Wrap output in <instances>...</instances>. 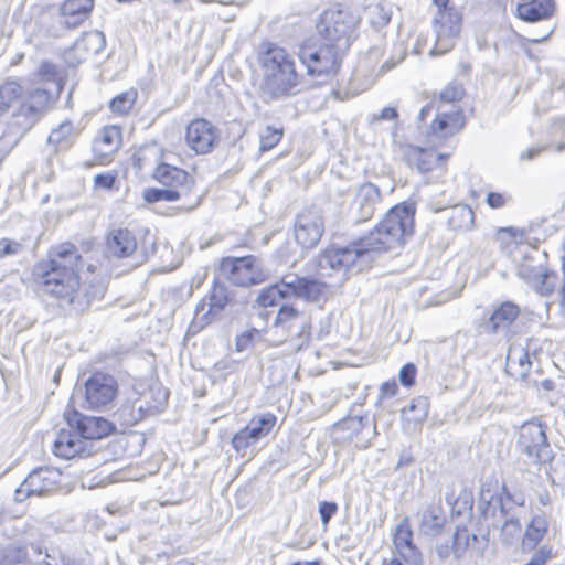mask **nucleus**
<instances>
[{
    "label": "nucleus",
    "instance_id": "1",
    "mask_svg": "<svg viewBox=\"0 0 565 565\" xmlns=\"http://www.w3.org/2000/svg\"><path fill=\"white\" fill-rule=\"evenodd\" d=\"M414 216L413 203L403 202L393 206L369 235L348 246L329 248L320 254L319 269L345 274L369 268L377 253L398 248L413 235Z\"/></svg>",
    "mask_w": 565,
    "mask_h": 565
},
{
    "label": "nucleus",
    "instance_id": "2",
    "mask_svg": "<svg viewBox=\"0 0 565 565\" xmlns=\"http://www.w3.org/2000/svg\"><path fill=\"white\" fill-rule=\"evenodd\" d=\"M82 256L71 243L53 246L47 260L35 266L43 290L62 303L72 305L76 311H84L90 306L88 294L79 296L78 269Z\"/></svg>",
    "mask_w": 565,
    "mask_h": 565
},
{
    "label": "nucleus",
    "instance_id": "3",
    "mask_svg": "<svg viewBox=\"0 0 565 565\" xmlns=\"http://www.w3.org/2000/svg\"><path fill=\"white\" fill-rule=\"evenodd\" d=\"M264 72V93L271 99H282L298 93L301 75L295 58L285 49L268 44L260 56Z\"/></svg>",
    "mask_w": 565,
    "mask_h": 565
},
{
    "label": "nucleus",
    "instance_id": "4",
    "mask_svg": "<svg viewBox=\"0 0 565 565\" xmlns=\"http://www.w3.org/2000/svg\"><path fill=\"white\" fill-rule=\"evenodd\" d=\"M356 19L347 10H326L317 23L319 41L340 52H347L351 45Z\"/></svg>",
    "mask_w": 565,
    "mask_h": 565
},
{
    "label": "nucleus",
    "instance_id": "5",
    "mask_svg": "<svg viewBox=\"0 0 565 565\" xmlns=\"http://www.w3.org/2000/svg\"><path fill=\"white\" fill-rule=\"evenodd\" d=\"M438 11L434 19V30L436 33L435 46L430 54L440 55L450 51L459 35L461 29V13L449 0H434Z\"/></svg>",
    "mask_w": 565,
    "mask_h": 565
},
{
    "label": "nucleus",
    "instance_id": "6",
    "mask_svg": "<svg viewBox=\"0 0 565 565\" xmlns=\"http://www.w3.org/2000/svg\"><path fill=\"white\" fill-rule=\"evenodd\" d=\"M221 274L232 284L239 287H250L263 284L269 277V270L263 262L254 256L226 257L220 265Z\"/></svg>",
    "mask_w": 565,
    "mask_h": 565
},
{
    "label": "nucleus",
    "instance_id": "7",
    "mask_svg": "<svg viewBox=\"0 0 565 565\" xmlns=\"http://www.w3.org/2000/svg\"><path fill=\"white\" fill-rule=\"evenodd\" d=\"M545 429L536 419L523 423L519 429L518 448L532 463L546 465L554 458Z\"/></svg>",
    "mask_w": 565,
    "mask_h": 565
},
{
    "label": "nucleus",
    "instance_id": "8",
    "mask_svg": "<svg viewBox=\"0 0 565 565\" xmlns=\"http://www.w3.org/2000/svg\"><path fill=\"white\" fill-rule=\"evenodd\" d=\"M544 254L529 247L518 263V276L536 292L547 296L554 291L556 275L544 267Z\"/></svg>",
    "mask_w": 565,
    "mask_h": 565
},
{
    "label": "nucleus",
    "instance_id": "9",
    "mask_svg": "<svg viewBox=\"0 0 565 565\" xmlns=\"http://www.w3.org/2000/svg\"><path fill=\"white\" fill-rule=\"evenodd\" d=\"M118 391L116 379L107 373H92L83 385L76 386V393L84 398L83 407L105 409L115 399Z\"/></svg>",
    "mask_w": 565,
    "mask_h": 565
},
{
    "label": "nucleus",
    "instance_id": "10",
    "mask_svg": "<svg viewBox=\"0 0 565 565\" xmlns=\"http://www.w3.org/2000/svg\"><path fill=\"white\" fill-rule=\"evenodd\" d=\"M347 52H340L319 41L318 47L301 46L298 56L307 67V74L317 77H331L340 70Z\"/></svg>",
    "mask_w": 565,
    "mask_h": 565
},
{
    "label": "nucleus",
    "instance_id": "11",
    "mask_svg": "<svg viewBox=\"0 0 565 565\" xmlns=\"http://www.w3.org/2000/svg\"><path fill=\"white\" fill-rule=\"evenodd\" d=\"M482 500L487 503L483 509V515L488 518L492 513L497 522H493L492 525L495 527L500 526L502 543L511 545L519 540L522 533L520 513L511 511V501H503L501 497H489L487 499L484 493H482Z\"/></svg>",
    "mask_w": 565,
    "mask_h": 565
},
{
    "label": "nucleus",
    "instance_id": "12",
    "mask_svg": "<svg viewBox=\"0 0 565 565\" xmlns=\"http://www.w3.org/2000/svg\"><path fill=\"white\" fill-rule=\"evenodd\" d=\"M168 391L161 384L147 387L130 406L120 408V416L129 424H136L149 415L161 412L168 401Z\"/></svg>",
    "mask_w": 565,
    "mask_h": 565
},
{
    "label": "nucleus",
    "instance_id": "13",
    "mask_svg": "<svg viewBox=\"0 0 565 565\" xmlns=\"http://www.w3.org/2000/svg\"><path fill=\"white\" fill-rule=\"evenodd\" d=\"M61 472L49 467L34 469L15 490V501L22 502L32 495H46L57 488Z\"/></svg>",
    "mask_w": 565,
    "mask_h": 565
},
{
    "label": "nucleus",
    "instance_id": "14",
    "mask_svg": "<svg viewBox=\"0 0 565 565\" xmlns=\"http://www.w3.org/2000/svg\"><path fill=\"white\" fill-rule=\"evenodd\" d=\"M207 300L209 301L204 298L196 305L195 315L191 324L195 330H201L217 319L231 301V296L224 285L215 281Z\"/></svg>",
    "mask_w": 565,
    "mask_h": 565
},
{
    "label": "nucleus",
    "instance_id": "15",
    "mask_svg": "<svg viewBox=\"0 0 565 565\" xmlns=\"http://www.w3.org/2000/svg\"><path fill=\"white\" fill-rule=\"evenodd\" d=\"M64 417L70 428L76 430L88 443L102 439L115 429V426L108 419L98 416H86L76 409L65 412Z\"/></svg>",
    "mask_w": 565,
    "mask_h": 565
},
{
    "label": "nucleus",
    "instance_id": "16",
    "mask_svg": "<svg viewBox=\"0 0 565 565\" xmlns=\"http://www.w3.org/2000/svg\"><path fill=\"white\" fill-rule=\"evenodd\" d=\"M52 94L45 88H35L26 95L14 115L22 134L30 130L50 108Z\"/></svg>",
    "mask_w": 565,
    "mask_h": 565
},
{
    "label": "nucleus",
    "instance_id": "17",
    "mask_svg": "<svg viewBox=\"0 0 565 565\" xmlns=\"http://www.w3.org/2000/svg\"><path fill=\"white\" fill-rule=\"evenodd\" d=\"M382 201L380 189L371 183L361 184L349 206V218L352 223L360 224L369 221Z\"/></svg>",
    "mask_w": 565,
    "mask_h": 565
},
{
    "label": "nucleus",
    "instance_id": "18",
    "mask_svg": "<svg viewBox=\"0 0 565 565\" xmlns=\"http://www.w3.org/2000/svg\"><path fill=\"white\" fill-rule=\"evenodd\" d=\"M295 238L303 248L315 247L324 232V221L319 211L300 212L295 222Z\"/></svg>",
    "mask_w": 565,
    "mask_h": 565
},
{
    "label": "nucleus",
    "instance_id": "19",
    "mask_svg": "<svg viewBox=\"0 0 565 565\" xmlns=\"http://www.w3.org/2000/svg\"><path fill=\"white\" fill-rule=\"evenodd\" d=\"M282 284L288 297H296L311 302L324 298L328 291L327 284L309 277H299L295 274L285 275Z\"/></svg>",
    "mask_w": 565,
    "mask_h": 565
},
{
    "label": "nucleus",
    "instance_id": "20",
    "mask_svg": "<svg viewBox=\"0 0 565 565\" xmlns=\"http://www.w3.org/2000/svg\"><path fill=\"white\" fill-rule=\"evenodd\" d=\"M185 141L198 154L209 153L217 142L216 128L206 119H194L186 127Z\"/></svg>",
    "mask_w": 565,
    "mask_h": 565
},
{
    "label": "nucleus",
    "instance_id": "21",
    "mask_svg": "<svg viewBox=\"0 0 565 565\" xmlns=\"http://www.w3.org/2000/svg\"><path fill=\"white\" fill-rule=\"evenodd\" d=\"M399 153L409 168L420 173L429 172L445 161V157L435 150L409 143L399 145Z\"/></svg>",
    "mask_w": 565,
    "mask_h": 565
},
{
    "label": "nucleus",
    "instance_id": "22",
    "mask_svg": "<svg viewBox=\"0 0 565 565\" xmlns=\"http://www.w3.org/2000/svg\"><path fill=\"white\" fill-rule=\"evenodd\" d=\"M93 444L83 439L76 430L58 431L53 444V452L55 456L72 459L75 457H86L93 452Z\"/></svg>",
    "mask_w": 565,
    "mask_h": 565
},
{
    "label": "nucleus",
    "instance_id": "23",
    "mask_svg": "<svg viewBox=\"0 0 565 565\" xmlns=\"http://www.w3.org/2000/svg\"><path fill=\"white\" fill-rule=\"evenodd\" d=\"M153 179L163 186L181 193L182 196L188 195L194 186V179L186 171L167 163L156 168Z\"/></svg>",
    "mask_w": 565,
    "mask_h": 565
},
{
    "label": "nucleus",
    "instance_id": "24",
    "mask_svg": "<svg viewBox=\"0 0 565 565\" xmlns=\"http://www.w3.org/2000/svg\"><path fill=\"white\" fill-rule=\"evenodd\" d=\"M393 543L396 552L406 564L423 565L422 553L413 543V532L407 520L396 526Z\"/></svg>",
    "mask_w": 565,
    "mask_h": 565
},
{
    "label": "nucleus",
    "instance_id": "25",
    "mask_svg": "<svg viewBox=\"0 0 565 565\" xmlns=\"http://www.w3.org/2000/svg\"><path fill=\"white\" fill-rule=\"evenodd\" d=\"M554 10V0H521L516 7L518 17L531 23L550 19Z\"/></svg>",
    "mask_w": 565,
    "mask_h": 565
},
{
    "label": "nucleus",
    "instance_id": "26",
    "mask_svg": "<svg viewBox=\"0 0 565 565\" xmlns=\"http://www.w3.org/2000/svg\"><path fill=\"white\" fill-rule=\"evenodd\" d=\"M465 126V117L460 109L451 113H439L430 125V134L438 139L448 138Z\"/></svg>",
    "mask_w": 565,
    "mask_h": 565
},
{
    "label": "nucleus",
    "instance_id": "27",
    "mask_svg": "<svg viewBox=\"0 0 565 565\" xmlns=\"http://www.w3.org/2000/svg\"><path fill=\"white\" fill-rule=\"evenodd\" d=\"M136 248V237L128 230H113L107 237V250L115 257H128Z\"/></svg>",
    "mask_w": 565,
    "mask_h": 565
},
{
    "label": "nucleus",
    "instance_id": "28",
    "mask_svg": "<svg viewBox=\"0 0 565 565\" xmlns=\"http://www.w3.org/2000/svg\"><path fill=\"white\" fill-rule=\"evenodd\" d=\"M418 515L419 533L425 536L438 535L446 523V515L438 504L427 505Z\"/></svg>",
    "mask_w": 565,
    "mask_h": 565
},
{
    "label": "nucleus",
    "instance_id": "29",
    "mask_svg": "<svg viewBox=\"0 0 565 565\" xmlns=\"http://www.w3.org/2000/svg\"><path fill=\"white\" fill-rule=\"evenodd\" d=\"M548 531V521L544 514H535L526 524L521 539L523 551L534 550L544 539Z\"/></svg>",
    "mask_w": 565,
    "mask_h": 565
},
{
    "label": "nucleus",
    "instance_id": "30",
    "mask_svg": "<svg viewBox=\"0 0 565 565\" xmlns=\"http://www.w3.org/2000/svg\"><path fill=\"white\" fill-rule=\"evenodd\" d=\"M520 313L519 307L511 302H502L489 317L484 324L487 331L498 332L501 329H507L518 318Z\"/></svg>",
    "mask_w": 565,
    "mask_h": 565
},
{
    "label": "nucleus",
    "instance_id": "31",
    "mask_svg": "<svg viewBox=\"0 0 565 565\" xmlns=\"http://www.w3.org/2000/svg\"><path fill=\"white\" fill-rule=\"evenodd\" d=\"M309 318L305 311H299L294 306L282 305L274 321V327L281 333L290 329H297L303 324V320Z\"/></svg>",
    "mask_w": 565,
    "mask_h": 565
},
{
    "label": "nucleus",
    "instance_id": "32",
    "mask_svg": "<svg viewBox=\"0 0 565 565\" xmlns=\"http://www.w3.org/2000/svg\"><path fill=\"white\" fill-rule=\"evenodd\" d=\"M529 352L523 348L510 349L507 356V367L513 376L525 379L531 369Z\"/></svg>",
    "mask_w": 565,
    "mask_h": 565
},
{
    "label": "nucleus",
    "instance_id": "33",
    "mask_svg": "<svg viewBox=\"0 0 565 565\" xmlns=\"http://www.w3.org/2000/svg\"><path fill=\"white\" fill-rule=\"evenodd\" d=\"M75 51H81L85 58L88 55H96L106 46V39L103 32L94 30L84 33L75 43Z\"/></svg>",
    "mask_w": 565,
    "mask_h": 565
},
{
    "label": "nucleus",
    "instance_id": "34",
    "mask_svg": "<svg viewBox=\"0 0 565 565\" xmlns=\"http://www.w3.org/2000/svg\"><path fill=\"white\" fill-rule=\"evenodd\" d=\"M282 342L288 343L294 352H298L307 348L311 339V319L310 317L303 320V324L297 329H290L286 333Z\"/></svg>",
    "mask_w": 565,
    "mask_h": 565
},
{
    "label": "nucleus",
    "instance_id": "35",
    "mask_svg": "<svg viewBox=\"0 0 565 565\" xmlns=\"http://www.w3.org/2000/svg\"><path fill=\"white\" fill-rule=\"evenodd\" d=\"M76 136L72 122L66 120L51 131L47 142L54 145L58 151L67 150L74 143Z\"/></svg>",
    "mask_w": 565,
    "mask_h": 565
},
{
    "label": "nucleus",
    "instance_id": "36",
    "mask_svg": "<svg viewBox=\"0 0 565 565\" xmlns=\"http://www.w3.org/2000/svg\"><path fill=\"white\" fill-rule=\"evenodd\" d=\"M473 221L475 213L466 204L452 206L448 216V224L454 230H469L472 227Z\"/></svg>",
    "mask_w": 565,
    "mask_h": 565
},
{
    "label": "nucleus",
    "instance_id": "37",
    "mask_svg": "<svg viewBox=\"0 0 565 565\" xmlns=\"http://www.w3.org/2000/svg\"><path fill=\"white\" fill-rule=\"evenodd\" d=\"M22 86L14 81H7L0 86V117L22 96Z\"/></svg>",
    "mask_w": 565,
    "mask_h": 565
},
{
    "label": "nucleus",
    "instance_id": "38",
    "mask_svg": "<svg viewBox=\"0 0 565 565\" xmlns=\"http://www.w3.org/2000/svg\"><path fill=\"white\" fill-rule=\"evenodd\" d=\"M365 12L369 23L376 30L387 25L392 19V10L384 3L370 4Z\"/></svg>",
    "mask_w": 565,
    "mask_h": 565
},
{
    "label": "nucleus",
    "instance_id": "39",
    "mask_svg": "<svg viewBox=\"0 0 565 565\" xmlns=\"http://www.w3.org/2000/svg\"><path fill=\"white\" fill-rule=\"evenodd\" d=\"M276 416L271 413L263 414L257 418H253L246 426L253 433V437L258 441L262 437L268 435L276 424Z\"/></svg>",
    "mask_w": 565,
    "mask_h": 565
},
{
    "label": "nucleus",
    "instance_id": "40",
    "mask_svg": "<svg viewBox=\"0 0 565 565\" xmlns=\"http://www.w3.org/2000/svg\"><path fill=\"white\" fill-rule=\"evenodd\" d=\"M285 286L282 279L279 284H274L267 288L260 290L257 296V303L262 307H269L277 305L278 299L288 298V294L285 292Z\"/></svg>",
    "mask_w": 565,
    "mask_h": 565
},
{
    "label": "nucleus",
    "instance_id": "41",
    "mask_svg": "<svg viewBox=\"0 0 565 565\" xmlns=\"http://www.w3.org/2000/svg\"><path fill=\"white\" fill-rule=\"evenodd\" d=\"M97 142L106 147L107 152L117 150L121 145V130L117 126L105 127L100 130Z\"/></svg>",
    "mask_w": 565,
    "mask_h": 565
},
{
    "label": "nucleus",
    "instance_id": "42",
    "mask_svg": "<svg viewBox=\"0 0 565 565\" xmlns=\"http://www.w3.org/2000/svg\"><path fill=\"white\" fill-rule=\"evenodd\" d=\"M142 198L147 203H156L159 201L174 202L182 198L181 193L163 186L162 189H146Z\"/></svg>",
    "mask_w": 565,
    "mask_h": 565
},
{
    "label": "nucleus",
    "instance_id": "43",
    "mask_svg": "<svg viewBox=\"0 0 565 565\" xmlns=\"http://www.w3.org/2000/svg\"><path fill=\"white\" fill-rule=\"evenodd\" d=\"M137 95V90L135 89H129L117 95L110 102L111 111L117 114H127L136 103Z\"/></svg>",
    "mask_w": 565,
    "mask_h": 565
},
{
    "label": "nucleus",
    "instance_id": "44",
    "mask_svg": "<svg viewBox=\"0 0 565 565\" xmlns=\"http://www.w3.org/2000/svg\"><path fill=\"white\" fill-rule=\"evenodd\" d=\"M38 74L44 82H53L55 85V93L58 95L63 89L62 78L57 72L54 63L43 61L39 67Z\"/></svg>",
    "mask_w": 565,
    "mask_h": 565
},
{
    "label": "nucleus",
    "instance_id": "45",
    "mask_svg": "<svg viewBox=\"0 0 565 565\" xmlns=\"http://www.w3.org/2000/svg\"><path fill=\"white\" fill-rule=\"evenodd\" d=\"M94 0H66L61 7V14L89 15Z\"/></svg>",
    "mask_w": 565,
    "mask_h": 565
},
{
    "label": "nucleus",
    "instance_id": "46",
    "mask_svg": "<svg viewBox=\"0 0 565 565\" xmlns=\"http://www.w3.org/2000/svg\"><path fill=\"white\" fill-rule=\"evenodd\" d=\"M470 546V532L467 529L458 527L452 535V555L460 558Z\"/></svg>",
    "mask_w": 565,
    "mask_h": 565
},
{
    "label": "nucleus",
    "instance_id": "47",
    "mask_svg": "<svg viewBox=\"0 0 565 565\" xmlns=\"http://www.w3.org/2000/svg\"><path fill=\"white\" fill-rule=\"evenodd\" d=\"M282 129L267 126L260 134L259 150L262 152L273 149L281 139Z\"/></svg>",
    "mask_w": 565,
    "mask_h": 565
},
{
    "label": "nucleus",
    "instance_id": "48",
    "mask_svg": "<svg viewBox=\"0 0 565 565\" xmlns=\"http://www.w3.org/2000/svg\"><path fill=\"white\" fill-rule=\"evenodd\" d=\"M24 250V243L8 237L0 238V259L20 255Z\"/></svg>",
    "mask_w": 565,
    "mask_h": 565
},
{
    "label": "nucleus",
    "instance_id": "49",
    "mask_svg": "<svg viewBox=\"0 0 565 565\" xmlns=\"http://www.w3.org/2000/svg\"><path fill=\"white\" fill-rule=\"evenodd\" d=\"M253 436V433H250L247 427L242 428L232 438L233 448L237 452L246 450L249 446L257 443Z\"/></svg>",
    "mask_w": 565,
    "mask_h": 565
},
{
    "label": "nucleus",
    "instance_id": "50",
    "mask_svg": "<svg viewBox=\"0 0 565 565\" xmlns=\"http://www.w3.org/2000/svg\"><path fill=\"white\" fill-rule=\"evenodd\" d=\"M463 95L465 89L461 84L450 83L440 92L439 98L444 103H454L461 100Z\"/></svg>",
    "mask_w": 565,
    "mask_h": 565
},
{
    "label": "nucleus",
    "instance_id": "51",
    "mask_svg": "<svg viewBox=\"0 0 565 565\" xmlns=\"http://www.w3.org/2000/svg\"><path fill=\"white\" fill-rule=\"evenodd\" d=\"M4 557L9 563H13V564L23 563L28 558L26 547L11 545L7 548Z\"/></svg>",
    "mask_w": 565,
    "mask_h": 565
},
{
    "label": "nucleus",
    "instance_id": "52",
    "mask_svg": "<svg viewBox=\"0 0 565 565\" xmlns=\"http://www.w3.org/2000/svg\"><path fill=\"white\" fill-rule=\"evenodd\" d=\"M552 556V547L548 545H542L532 554L530 561L524 565H545Z\"/></svg>",
    "mask_w": 565,
    "mask_h": 565
},
{
    "label": "nucleus",
    "instance_id": "53",
    "mask_svg": "<svg viewBox=\"0 0 565 565\" xmlns=\"http://www.w3.org/2000/svg\"><path fill=\"white\" fill-rule=\"evenodd\" d=\"M258 334V330L252 329L237 335L235 341L236 350L238 352H242L250 348L254 338L257 337Z\"/></svg>",
    "mask_w": 565,
    "mask_h": 565
},
{
    "label": "nucleus",
    "instance_id": "54",
    "mask_svg": "<svg viewBox=\"0 0 565 565\" xmlns=\"http://www.w3.org/2000/svg\"><path fill=\"white\" fill-rule=\"evenodd\" d=\"M338 505L332 501H322L319 503V514L324 525L329 523L331 518L337 513Z\"/></svg>",
    "mask_w": 565,
    "mask_h": 565
},
{
    "label": "nucleus",
    "instance_id": "55",
    "mask_svg": "<svg viewBox=\"0 0 565 565\" xmlns=\"http://www.w3.org/2000/svg\"><path fill=\"white\" fill-rule=\"evenodd\" d=\"M415 409H419V414L415 417H413L412 419L414 422H418V420H422L423 418L426 417L427 415V412H428V405H427V402L425 399H422V398H418V399H415L411 403L409 406L405 407L403 409V414H407V413H411Z\"/></svg>",
    "mask_w": 565,
    "mask_h": 565
},
{
    "label": "nucleus",
    "instance_id": "56",
    "mask_svg": "<svg viewBox=\"0 0 565 565\" xmlns=\"http://www.w3.org/2000/svg\"><path fill=\"white\" fill-rule=\"evenodd\" d=\"M415 365L413 363H407L399 371V381L405 386H412L415 382Z\"/></svg>",
    "mask_w": 565,
    "mask_h": 565
},
{
    "label": "nucleus",
    "instance_id": "57",
    "mask_svg": "<svg viewBox=\"0 0 565 565\" xmlns=\"http://www.w3.org/2000/svg\"><path fill=\"white\" fill-rule=\"evenodd\" d=\"M85 60L81 51H75V44L64 53V61L70 67H76Z\"/></svg>",
    "mask_w": 565,
    "mask_h": 565
},
{
    "label": "nucleus",
    "instance_id": "58",
    "mask_svg": "<svg viewBox=\"0 0 565 565\" xmlns=\"http://www.w3.org/2000/svg\"><path fill=\"white\" fill-rule=\"evenodd\" d=\"M88 15H79V14H62V23L68 29H75L79 26Z\"/></svg>",
    "mask_w": 565,
    "mask_h": 565
},
{
    "label": "nucleus",
    "instance_id": "59",
    "mask_svg": "<svg viewBox=\"0 0 565 565\" xmlns=\"http://www.w3.org/2000/svg\"><path fill=\"white\" fill-rule=\"evenodd\" d=\"M365 423H367V418L366 417H363V416H354V417H350L345 420H343L342 425L348 428V429H351L353 431H360Z\"/></svg>",
    "mask_w": 565,
    "mask_h": 565
},
{
    "label": "nucleus",
    "instance_id": "60",
    "mask_svg": "<svg viewBox=\"0 0 565 565\" xmlns=\"http://www.w3.org/2000/svg\"><path fill=\"white\" fill-rule=\"evenodd\" d=\"M490 497H501L503 501H511V511H516L518 509L523 508L524 498L522 494L511 495L509 492L504 490V494H491Z\"/></svg>",
    "mask_w": 565,
    "mask_h": 565
},
{
    "label": "nucleus",
    "instance_id": "61",
    "mask_svg": "<svg viewBox=\"0 0 565 565\" xmlns=\"http://www.w3.org/2000/svg\"><path fill=\"white\" fill-rule=\"evenodd\" d=\"M551 478L554 481V477H558L561 480H565V456H561L555 466H551Z\"/></svg>",
    "mask_w": 565,
    "mask_h": 565
},
{
    "label": "nucleus",
    "instance_id": "62",
    "mask_svg": "<svg viewBox=\"0 0 565 565\" xmlns=\"http://www.w3.org/2000/svg\"><path fill=\"white\" fill-rule=\"evenodd\" d=\"M486 201H487V204L492 209H500L507 202L503 194L498 193V192H489Z\"/></svg>",
    "mask_w": 565,
    "mask_h": 565
},
{
    "label": "nucleus",
    "instance_id": "63",
    "mask_svg": "<svg viewBox=\"0 0 565 565\" xmlns=\"http://www.w3.org/2000/svg\"><path fill=\"white\" fill-rule=\"evenodd\" d=\"M115 183V177L111 174H97L95 184L103 189H110Z\"/></svg>",
    "mask_w": 565,
    "mask_h": 565
},
{
    "label": "nucleus",
    "instance_id": "64",
    "mask_svg": "<svg viewBox=\"0 0 565 565\" xmlns=\"http://www.w3.org/2000/svg\"><path fill=\"white\" fill-rule=\"evenodd\" d=\"M85 294H88V296L90 297V305H92L95 299L103 298L104 287L99 285V286H89V288L85 289L84 291H82L79 289V296H83Z\"/></svg>",
    "mask_w": 565,
    "mask_h": 565
}]
</instances>
